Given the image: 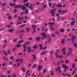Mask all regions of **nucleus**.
I'll use <instances>...</instances> for the list:
<instances>
[{
  "instance_id": "obj_29",
  "label": "nucleus",
  "mask_w": 77,
  "mask_h": 77,
  "mask_svg": "<svg viewBox=\"0 0 77 77\" xmlns=\"http://www.w3.org/2000/svg\"><path fill=\"white\" fill-rule=\"evenodd\" d=\"M29 44H30V42H26L25 43V44H27V45H29Z\"/></svg>"
},
{
  "instance_id": "obj_36",
  "label": "nucleus",
  "mask_w": 77,
  "mask_h": 77,
  "mask_svg": "<svg viewBox=\"0 0 77 77\" xmlns=\"http://www.w3.org/2000/svg\"><path fill=\"white\" fill-rule=\"evenodd\" d=\"M7 52H8V54H9V55H11V54H10V51H9V50L8 51H7Z\"/></svg>"
},
{
  "instance_id": "obj_51",
  "label": "nucleus",
  "mask_w": 77,
  "mask_h": 77,
  "mask_svg": "<svg viewBox=\"0 0 77 77\" xmlns=\"http://www.w3.org/2000/svg\"><path fill=\"white\" fill-rule=\"evenodd\" d=\"M17 77V75H16L15 74H13V77Z\"/></svg>"
},
{
  "instance_id": "obj_23",
  "label": "nucleus",
  "mask_w": 77,
  "mask_h": 77,
  "mask_svg": "<svg viewBox=\"0 0 77 77\" xmlns=\"http://www.w3.org/2000/svg\"><path fill=\"white\" fill-rule=\"evenodd\" d=\"M32 56H33V60H35V59H36V57H35V55H32Z\"/></svg>"
},
{
  "instance_id": "obj_59",
  "label": "nucleus",
  "mask_w": 77,
  "mask_h": 77,
  "mask_svg": "<svg viewBox=\"0 0 77 77\" xmlns=\"http://www.w3.org/2000/svg\"><path fill=\"white\" fill-rule=\"evenodd\" d=\"M28 1H29V0H24L23 1V2H28Z\"/></svg>"
},
{
  "instance_id": "obj_9",
  "label": "nucleus",
  "mask_w": 77,
  "mask_h": 77,
  "mask_svg": "<svg viewBox=\"0 0 77 77\" xmlns=\"http://www.w3.org/2000/svg\"><path fill=\"white\" fill-rule=\"evenodd\" d=\"M41 68H42V66L40 65L38 66V71L40 70Z\"/></svg>"
},
{
  "instance_id": "obj_52",
  "label": "nucleus",
  "mask_w": 77,
  "mask_h": 77,
  "mask_svg": "<svg viewBox=\"0 0 77 77\" xmlns=\"http://www.w3.org/2000/svg\"><path fill=\"white\" fill-rule=\"evenodd\" d=\"M6 44H5V45H3L2 47V48H5V47H6Z\"/></svg>"
},
{
  "instance_id": "obj_58",
  "label": "nucleus",
  "mask_w": 77,
  "mask_h": 77,
  "mask_svg": "<svg viewBox=\"0 0 77 77\" xmlns=\"http://www.w3.org/2000/svg\"><path fill=\"white\" fill-rule=\"evenodd\" d=\"M36 66V64H35V65H34V66H32V68H35V67Z\"/></svg>"
},
{
  "instance_id": "obj_7",
  "label": "nucleus",
  "mask_w": 77,
  "mask_h": 77,
  "mask_svg": "<svg viewBox=\"0 0 77 77\" xmlns=\"http://www.w3.org/2000/svg\"><path fill=\"white\" fill-rule=\"evenodd\" d=\"M17 41H18V38H16V39L13 40V42L14 43H15V42H17Z\"/></svg>"
},
{
  "instance_id": "obj_41",
  "label": "nucleus",
  "mask_w": 77,
  "mask_h": 77,
  "mask_svg": "<svg viewBox=\"0 0 77 77\" xmlns=\"http://www.w3.org/2000/svg\"><path fill=\"white\" fill-rule=\"evenodd\" d=\"M69 62V61H68V60H66V63H68Z\"/></svg>"
},
{
  "instance_id": "obj_35",
  "label": "nucleus",
  "mask_w": 77,
  "mask_h": 77,
  "mask_svg": "<svg viewBox=\"0 0 77 77\" xmlns=\"http://www.w3.org/2000/svg\"><path fill=\"white\" fill-rule=\"evenodd\" d=\"M70 25L71 26H74V23L73 22H72L70 24Z\"/></svg>"
},
{
  "instance_id": "obj_49",
  "label": "nucleus",
  "mask_w": 77,
  "mask_h": 77,
  "mask_svg": "<svg viewBox=\"0 0 77 77\" xmlns=\"http://www.w3.org/2000/svg\"><path fill=\"white\" fill-rule=\"evenodd\" d=\"M52 37H53L54 38V37H55V35L54 34H52Z\"/></svg>"
},
{
  "instance_id": "obj_44",
  "label": "nucleus",
  "mask_w": 77,
  "mask_h": 77,
  "mask_svg": "<svg viewBox=\"0 0 77 77\" xmlns=\"http://www.w3.org/2000/svg\"><path fill=\"white\" fill-rule=\"evenodd\" d=\"M51 30H55V29H54V28L52 27H51Z\"/></svg>"
},
{
  "instance_id": "obj_45",
  "label": "nucleus",
  "mask_w": 77,
  "mask_h": 77,
  "mask_svg": "<svg viewBox=\"0 0 77 77\" xmlns=\"http://www.w3.org/2000/svg\"><path fill=\"white\" fill-rule=\"evenodd\" d=\"M74 46L75 47H77V44L75 43L74 44Z\"/></svg>"
},
{
  "instance_id": "obj_32",
  "label": "nucleus",
  "mask_w": 77,
  "mask_h": 77,
  "mask_svg": "<svg viewBox=\"0 0 77 77\" xmlns=\"http://www.w3.org/2000/svg\"><path fill=\"white\" fill-rule=\"evenodd\" d=\"M62 75H63V77H66V74H64L63 73H62Z\"/></svg>"
},
{
  "instance_id": "obj_62",
  "label": "nucleus",
  "mask_w": 77,
  "mask_h": 77,
  "mask_svg": "<svg viewBox=\"0 0 77 77\" xmlns=\"http://www.w3.org/2000/svg\"><path fill=\"white\" fill-rule=\"evenodd\" d=\"M63 54L64 55H65V54H66V52L65 51H64L63 52Z\"/></svg>"
},
{
  "instance_id": "obj_50",
  "label": "nucleus",
  "mask_w": 77,
  "mask_h": 77,
  "mask_svg": "<svg viewBox=\"0 0 77 77\" xmlns=\"http://www.w3.org/2000/svg\"><path fill=\"white\" fill-rule=\"evenodd\" d=\"M23 46L24 48H26V45H23Z\"/></svg>"
},
{
  "instance_id": "obj_14",
  "label": "nucleus",
  "mask_w": 77,
  "mask_h": 77,
  "mask_svg": "<svg viewBox=\"0 0 77 77\" xmlns=\"http://www.w3.org/2000/svg\"><path fill=\"white\" fill-rule=\"evenodd\" d=\"M57 7L58 8H62V5H57Z\"/></svg>"
},
{
  "instance_id": "obj_55",
  "label": "nucleus",
  "mask_w": 77,
  "mask_h": 77,
  "mask_svg": "<svg viewBox=\"0 0 77 77\" xmlns=\"http://www.w3.org/2000/svg\"><path fill=\"white\" fill-rule=\"evenodd\" d=\"M75 71H74L72 73V75H74V73H75Z\"/></svg>"
},
{
  "instance_id": "obj_18",
  "label": "nucleus",
  "mask_w": 77,
  "mask_h": 77,
  "mask_svg": "<svg viewBox=\"0 0 77 77\" xmlns=\"http://www.w3.org/2000/svg\"><path fill=\"white\" fill-rule=\"evenodd\" d=\"M8 20H12V17L11 16H9L8 17Z\"/></svg>"
},
{
  "instance_id": "obj_47",
  "label": "nucleus",
  "mask_w": 77,
  "mask_h": 77,
  "mask_svg": "<svg viewBox=\"0 0 77 77\" xmlns=\"http://www.w3.org/2000/svg\"><path fill=\"white\" fill-rule=\"evenodd\" d=\"M4 53L5 54V55H6V56H8V54H7V53L6 52H4Z\"/></svg>"
},
{
  "instance_id": "obj_64",
  "label": "nucleus",
  "mask_w": 77,
  "mask_h": 77,
  "mask_svg": "<svg viewBox=\"0 0 77 77\" xmlns=\"http://www.w3.org/2000/svg\"><path fill=\"white\" fill-rule=\"evenodd\" d=\"M11 71H8L7 72V73H8V74H10V73H11Z\"/></svg>"
},
{
  "instance_id": "obj_60",
  "label": "nucleus",
  "mask_w": 77,
  "mask_h": 77,
  "mask_svg": "<svg viewBox=\"0 0 77 77\" xmlns=\"http://www.w3.org/2000/svg\"><path fill=\"white\" fill-rule=\"evenodd\" d=\"M3 59H4V60H6V57H3Z\"/></svg>"
},
{
  "instance_id": "obj_57",
  "label": "nucleus",
  "mask_w": 77,
  "mask_h": 77,
  "mask_svg": "<svg viewBox=\"0 0 77 77\" xmlns=\"http://www.w3.org/2000/svg\"><path fill=\"white\" fill-rule=\"evenodd\" d=\"M7 26L8 27H11V26L9 25H7Z\"/></svg>"
},
{
  "instance_id": "obj_28",
  "label": "nucleus",
  "mask_w": 77,
  "mask_h": 77,
  "mask_svg": "<svg viewBox=\"0 0 77 77\" xmlns=\"http://www.w3.org/2000/svg\"><path fill=\"white\" fill-rule=\"evenodd\" d=\"M19 32L20 33H21V32L24 33V32H25V31H24V30H22L20 31Z\"/></svg>"
},
{
  "instance_id": "obj_53",
  "label": "nucleus",
  "mask_w": 77,
  "mask_h": 77,
  "mask_svg": "<svg viewBox=\"0 0 77 77\" xmlns=\"http://www.w3.org/2000/svg\"><path fill=\"white\" fill-rule=\"evenodd\" d=\"M17 9H14V12L15 13H16V12H17Z\"/></svg>"
},
{
  "instance_id": "obj_48",
  "label": "nucleus",
  "mask_w": 77,
  "mask_h": 77,
  "mask_svg": "<svg viewBox=\"0 0 77 77\" xmlns=\"http://www.w3.org/2000/svg\"><path fill=\"white\" fill-rule=\"evenodd\" d=\"M60 67H58L57 68V71H58V70H59V69H60Z\"/></svg>"
},
{
  "instance_id": "obj_19",
  "label": "nucleus",
  "mask_w": 77,
  "mask_h": 77,
  "mask_svg": "<svg viewBox=\"0 0 77 77\" xmlns=\"http://www.w3.org/2000/svg\"><path fill=\"white\" fill-rule=\"evenodd\" d=\"M24 12L25 14H27V13L29 12V10L27 9L26 10V11H24Z\"/></svg>"
},
{
  "instance_id": "obj_61",
  "label": "nucleus",
  "mask_w": 77,
  "mask_h": 77,
  "mask_svg": "<svg viewBox=\"0 0 77 77\" xmlns=\"http://www.w3.org/2000/svg\"><path fill=\"white\" fill-rule=\"evenodd\" d=\"M70 40V38H67V39L66 40L67 41H69Z\"/></svg>"
},
{
  "instance_id": "obj_15",
  "label": "nucleus",
  "mask_w": 77,
  "mask_h": 77,
  "mask_svg": "<svg viewBox=\"0 0 77 77\" xmlns=\"http://www.w3.org/2000/svg\"><path fill=\"white\" fill-rule=\"evenodd\" d=\"M75 63H73L72 65V68L73 69H75Z\"/></svg>"
},
{
  "instance_id": "obj_5",
  "label": "nucleus",
  "mask_w": 77,
  "mask_h": 77,
  "mask_svg": "<svg viewBox=\"0 0 77 77\" xmlns=\"http://www.w3.org/2000/svg\"><path fill=\"white\" fill-rule=\"evenodd\" d=\"M40 34L41 35H42V36H44V37H45V38H46V37H47V35H45V32H43V33L41 32Z\"/></svg>"
},
{
  "instance_id": "obj_24",
  "label": "nucleus",
  "mask_w": 77,
  "mask_h": 77,
  "mask_svg": "<svg viewBox=\"0 0 77 77\" xmlns=\"http://www.w3.org/2000/svg\"><path fill=\"white\" fill-rule=\"evenodd\" d=\"M16 46L17 47V48H19V47H20L21 46V45L18 44L17 45H16Z\"/></svg>"
},
{
  "instance_id": "obj_16",
  "label": "nucleus",
  "mask_w": 77,
  "mask_h": 77,
  "mask_svg": "<svg viewBox=\"0 0 77 77\" xmlns=\"http://www.w3.org/2000/svg\"><path fill=\"white\" fill-rule=\"evenodd\" d=\"M66 75H67V76H68V77H72V76H71V75L68 73H66Z\"/></svg>"
},
{
  "instance_id": "obj_37",
  "label": "nucleus",
  "mask_w": 77,
  "mask_h": 77,
  "mask_svg": "<svg viewBox=\"0 0 77 77\" xmlns=\"http://www.w3.org/2000/svg\"><path fill=\"white\" fill-rule=\"evenodd\" d=\"M48 5L50 6V7H51V3L49 2L48 3Z\"/></svg>"
},
{
  "instance_id": "obj_46",
  "label": "nucleus",
  "mask_w": 77,
  "mask_h": 77,
  "mask_svg": "<svg viewBox=\"0 0 77 77\" xmlns=\"http://www.w3.org/2000/svg\"><path fill=\"white\" fill-rule=\"evenodd\" d=\"M62 12V11L61 10H59L58 11V12H59V13H60V12Z\"/></svg>"
},
{
  "instance_id": "obj_4",
  "label": "nucleus",
  "mask_w": 77,
  "mask_h": 77,
  "mask_svg": "<svg viewBox=\"0 0 77 77\" xmlns=\"http://www.w3.org/2000/svg\"><path fill=\"white\" fill-rule=\"evenodd\" d=\"M21 6H22L21 8H22V10H26V7H24L25 6V5H23Z\"/></svg>"
},
{
  "instance_id": "obj_6",
  "label": "nucleus",
  "mask_w": 77,
  "mask_h": 77,
  "mask_svg": "<svg viewBox=\"0 0 77 77\" xmlns=\"http://www.w3.org/2000/svg\"><path fill=\"white\" fill-rule=\"evenodd\" d=\"M60 42L63 45L65 44V39H62V41H60Z\"/></svg>"
},
{
  "instance_id": "obj_13",
  "label": "nucleus",
  "mask_w": 77,
  "mask_h": 77,
  "mask_svg": "<svg viewBox=\"0 0 77 77\" xmlns=\"http://www.w3.org/2000/svg\"><path fill=\"white\" fill-rule=\"evenodd\" d=\"M35 39L37 41H40V37H36V38Z\"/></svg>"
},
{
  "instance_id": "obj_21",
  "label": "nucleus",
  "mask_w": 77,
  "mask_h": 77,
  "mask_svg": "<svg viewBox=\"0 0 77 77\" xmlns=\"http://www.w3.org/2000/svg\"><path fill=\"white\" fill-rule=\"evenodd\" d=\"M55 33L57 35H59V34H60V32H59L58 31H55Z\"/></svg>"
},
{
  "instance_id": "obj_31",
  "label": "nucleus",
  "mask_w": 77,
  "mask_h": 77,
  "mask_svg": "<svg viewBox=\"0 0 77 77\" xmlns=\"http://www.w3.org/2000/svg\"><path fill=\"white\" fill-rule=\"evenodd\" d=\"M29 3H27V4H25V5L26 6V7H27L29 6Z\"/></svg>"
},
{
  "instance_id": "obj_42",
  "label": "nucleus",
  "mask_w": 77,
  "mask_h": 77,
  "mask_svg": "<svg viewBox=\"0 0 77 77\" xmlns=\"http://www.w3.org/2000/svg\"><path fill=\"white\" fill-rule=\"evenodd\" d=\"M22 24L21 22H17V25H18V24Z\"/></svg>"
},
{
  "instance_id": "obj_40",
  "label": "nucleus",
  "mask_w": 77,
  "mask_h": 77,
  "mask_svg": "<svg viewBox=\"0 0 77 77\" xmlns=\"http://www.w3.org/2000/svg\"><path fill=\"white\" fill-rule=\"evenodd\" d=\"M60 19V16L58 17L57 18V20L59 21V20Z\"/></svg>"
},
{
  "instance_id": "obj_39",
  "label": "nucleus",
  "mask_w": 77,
  "mask_h": 77,
  "mask_svg": "<svg viewBox=\"0 0 77 77\" xmlns=\"http://www.w3.org/2000/svg\"><path fill=\"white\" fill-rule=\"evenodd\" d=\"M53 73H54L53 72H51V75H54V74H53Z\"/></svg>"
},
{
  "instance_id": "obj_27",
  "label": "nucleus",
  "mask_w": 77,
  "mask_h": 77,
  "mask_svg": "<svg viewBox=\"0 0 77 77\" xmlns=\"http://www.w3.org/2000/svg\"><path fill=\"white\" fill-rule=\"evenodd\" d=\"M23 20H24V17H21L20 18V20L21 21H23Z\"/></svg>"
},
{
  "instance_id": "obj_63",
  "label": "nucleus",
  "mask_w": 77,
  "mask_h": 77,
  "mask_svg": "<svg viewBox=\"0 0 77 77\" xmlns=\"http://www.w3.org/2000/svg\"><path fill=\"white\" fill-rule=\"evenodd\" d=\"M39 49H40V50H42V49H43V47H41L39 48Z\"/></svg>"
},
{
  "instance_id": "obj_54",
  "label": "nucleus",
  "mask_w": 77,
  "mask_h": 77,
  "mask_svg": "<svg viewBox=\"0 0 77 77\" xmlns=\"http://www.w3.org/2000/svg\"><path fill=\"white\" fill-rule=\"evenodd\" d=\"M25 26H26V24H23V25L21 26L20 27H24Z\"/></svg>"
},
{
  "instance_id": "obj_17",
  "label": "nucleus",
  "mask_w": 77,
  "mask_h": 77,
  "mask_svg": "<svg viewBox=\"0 0 77 77\" xmlns=\"http://www.w3.org/2000/svg\"><path fill=\"white\" fill-rule=\"evenodd\" d=\"M49 24H50V25H54V26L55 25V23H49Z\"/></svg>"
},
{
  "instance_id": "obj_12",
  "label": "nucleus",
  "mask_w": 77,
  "mask_h": 77,
  "mask_svg": "<svg viewBox=\"0 0 77 77\" xmlns=\"http://www.w3.org/2000/svg\"><path fill=\"white\" fill-rule=\"evenodd\" d=\"M32 27L33 28L34 30H36V27H37V26L36 25H32Z\"/></svg>"
},
{
  "instance_id": "obj_30",
  "label": "nucleus",
  "mask_w": 77,
  "mask_h": 77,
  "mask_svg": "<svg viewBox=\"0 0 77 77\" xmlns=\"http://www.w3.org/2000/svg\"><path fill=\"white\" fill-rule=\"evenodd\" d=\"M65 49H66L65 48H63L62 49L61 51H65Z\"/></svg>"
},
{
  "instance_id": "obj_10",
  "label": "nucleus",
  "mask_w": 77,
  "mask_h": 77,
  "mask_svg": "<svg viewBox=\"0 0 77 77\" xmlns=\"http://www.w3.org/2000/svg\"><path fill=\"white\" fill-rule=\"evenodd\" d=\"M8 32H10L11 33H13L14 32V29H12L8 30Z\"/></svg>"
},
{
  "instance_id": "obj_1",
  "label": "nucleus",
  "mask_w": 77,
  "mask_h": 77,
  "mask_svg": "<svg viewBox=\"0 0 77 77\" xmlns=\"http://www.w3.org/2000/svg\"><path fill=\"white\" fill-rule=\"evenodd\" d=\"M71 39L72 41V42H74L75 41H74V39H75L76 36L74 35H71Z\"/></svg>"
},
{
  "instance_id": "obj_26",
  "label": "nucleus",
  "mask_w": 77,
  "mask_h": 77,
  "mask_svg": "<svg viewBox=\"0 0 77 77\" xmlns=\"http://www.w3.org/2000/svg\"><path fill=\"white\" fill-rule=\"evenodd\" d=\"M20 60L19 59H17L16 60L15 62H20Z\"/></svg>"
},
{
  "instance_id": "obj_20",
  "label": "nucleus",
  "mask_w": 77,
  "mask_h": 77,
  "mask_svg": "<svg viewBox=\"0 0 77 77\" xmlns=\"http://www.w3.org/2000/svg\"><path fill=\"white\" fill-rule=\"evenodd\" d=\"M60 31L61 32H63L65 31V30H64V29H63V28H61L60 29Z\"/></svg>"
},
{
  "instance_id": "obj_8",
  "label": "nucleus",
  "mask_w": 77,
  "mask_h": 77,
  "mask_svg": "<svg viewBox=\"0 0 77 77\" xmlns=\"http://www.w3.org/2000/svg\"><path fill=\"white\" fill-rule=\"evenodd\" d=\"M32 47L34 49H37L38 48V45H34Z\"/></svg>"
},
{
  "instance_id": "obj_38",
  "label": "nucleus",
  "mask_w": 77,
  "mask_h": 77,
  "mask_svg": "<svg viewBox=\"0 0 77 77\" xmlns=\"http://www.w3.org/2000/svg\"><path fill=\"white\" fill-rule=\"evenodd\" d=\"M6 5V4H3L2 5V6H5Z\"/></svg>"
},
{
  "instance_id": "obj_33",
  "label": "nucleus",
  "mask_w": 77,
  "mask_h": 77,
  "mask_svg": "<svg viewBox=\"0 0 77 77\" xmlns=\"http://www.w3.org/2000/svg\"><path fill=\"white\" fill-rule=\"evenodd\" d=\"M53 51H51L50 52V54L52 55V54H53Z\"/></svg>"
},
{
  "instance_id": "obj_11",
  "label": "nucleus",
  "mask_w": 77,
  "mask_h": 77,
  "mask_svg": "<svg viewBox=\"0 0 77 77\" xmlns=\"http://www.w3.org/2000/svg\"><path fill=\"white\" fill-rule=\"evenodd\" d=\"M23 6H17V5H15L14 6V8H21Z\"/></svg>"
},
{
  "instance_id": "obj_56",
  "label": "nucleus",
  "mask_w": 77,
  "mask_h": 77,
  "mask_svg": "<svg viewBox=\"0 0 77 77\" xmlns=\"http://www.w3.org/2000/svg\"><path fill=\"white\" fill-rule=\"evenodd\" d=\"M27 50H31V49L30 48V47H28L27 48Z\"/></svg>"
},
{
  "instance_id": "obj_34",
  "label": "nucleus",
  "mask_w": 77,
  "mask_h": 77,
  "mask_svg": "<svg viewBox=\"0 0 77 77\" xmlns=\"http://www.w3.org/2000/svg\"><path fill=\"white\" fill-rule=\"evenodd\" d=\"M45 51H44L43 53H42L41 54L42 55H44L45 54Z\"/></svg>"
},
{
  "instance_id": "obj_2",
  "label": "nucleus",
  "mask_w": 77,
  "mask_h": 77,
  "mask_svg": "<svg viewBox=\"0 0 77 77\" xmlns=\"http://www.w3.org/2000/svg\"><path fill=\"white\" fill-rule=\"evenodd\" d=\"M62 67L65 68L64 70V71L65 72H66V69H68V66H65V65L64 64L63 65Z\"/></svg>"
},
{
  "instance_id": "obj_22",
  "label": "nucleus",
  "mask_w": 77,
  "mask_h": 77,
  "mask_svg": "<svg viewBox=\"0 0 77 77\" xmlns=\"http://www.w3.org/2000/svg\"><path fill=\"white\" fill-rule=\"evenodd\" d=\"M21 63H17V66H20V65H21Z\"/></svg>"
},
{
  "instance_id": "obj_3",
  "label": "nucleus",
  "mask_w": 77,
  "mask_h": 77,
  "mask_svg": "<svg viewBox=\"0 0 77 77\" xmlns=\"http://www.w3.org/2000/svg\"><path fill=\"white\" fill-rule=\"evenodd\" d=\"M51 13L52 16H54V14H56V12H55V11H54V9H52Z\"/></svg>"
},
{
  "instance_id": "obj_43",
  "label": "nucleus",
  "mask_w": 77,
  "mask_h": 77,
  "mask_svg": "<svg viewBox=\"0 0 77 77\" xmlns=\"http://www.w3.org/2000/svg\"><path fill=\"white\" fill-rule=\"evenodd\" d=\"M26 31H27V32H28L29 30H30V29H28V28H26Z\"/></svg>"
},
{
  "instance_id": "obj_25",
  "label": "nucleus",
  "mask_w": 77,
  "mask_h": 77,
  "mask_svg": "<svg viewBox=\"0 0 77 77\" xmlns=\"http://www.w3.org/2000/svg\"><path fill=\"white\" fill-rule=\"evenodd\" d=\"M69 51L70 53L71 52H72V48H70L69 49Z\"/></svg>"
}]
</instances>
